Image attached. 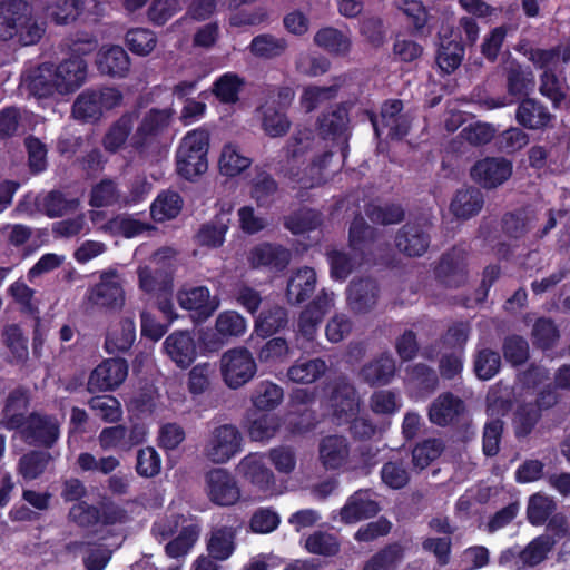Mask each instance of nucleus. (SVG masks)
<instances>
[{"mask_svg": "<svg viewBox=\"0 0 570 570\" xmlns=\"http://www.w3.org/2000/svg\"><path fill=\"white\" fill-rule=\"evenodd\" d=\"M316 285L317 276L313 267L304 266L292 272L285 291L287 303L298 306L307 302L314 294Z\"/></svg>", "mask_w": 570, "mask_h": 570, "instance_id": "obj_20", "label": "nucleus"}, {"mask_svg": "<svg viewBox=\"0 0 570 570\" xmlns=\"http://www.w3.org/2000/svg\"><path fill=\"white\" fill-rule=\"evenodd\" d=\"M82 552V563L86 570H104L111 559L112 551L100 542L77 543Z\"/></svg>", "mask_w": 570, "mask_h": 570, "instance_id": "obj_50", "label": "nucleus"}, {"mask_svg": "<svg viewBox=\"0 0 570 570\" xmlns=\"http://www.w3.org/2000/svg\"><path fill=\"white\" fill-rule=\"evenodd\" d=\"M554 542L546 535H539L531 540L524 549L519 552V558L524 566L535 567L548 558L553 549Z\"/></svg>", "mask_w": 570, "mask_h": 570, "instance_id": "obj_58", "label": "nucleus"}, {"mask_svg": "<svg viewBox=\"0 0 570 570\" xmlns=\"http://www.w3.org/2000/svg\"><path fill=\"white\" fill-rule=\"evenodd\" d=\"M365 213L372 223L383 226L400 224L405 218L403 206L396 203H386L384 205L368 204Z\"/></svg>", "mask_w": 570, "mask_h": 570, "instance_id": "obj_53", "label": "nucleus"}, {"mask_svg": "<svg viewBox=\"0 0 570 570\" xmlns=\"http://www.w3.org/2000/svg\"><path fill=\"white\" fill-rule=\"evenodd\" d=\"M287 48L288 43L285 38L262 33L252 39L248 50L256 58L272 60L283 56Z\"/></svg>", "mask_w": 570, "mask_h": 570, "instance_id": "obj_39", "label": "nucleus"}, {"mask_svg": "<svg viewBox=\"0 0 570 570\" xmlns=\"http://www.w3.org/2000/svg\"><path fill=\"white\" fill-rule=\"evenodd\" d=\"M227 230V223L223 217L216 216L200 226L195 236L196 243L203 247L218 248L224 244Z\"/></svg>", "mask_w": 570, "mask_h": 570, "instance_id": "obj_49", "label": "nucleus"}, {"mask_svg": "<svg viewBox=\"0 0 570 570\" xmlns=\"http://www.w3.org/2000/svg\"><path fill=\"white\" fill-rule=\"evenodd\" d=\"M115 272L101 274L100 282L89 289V302L106 311L121 309L125 304V291Z\"/></svg>", "mask_w": 570, "mask_h": 570, "instance_id": "obj_14", "label": "nucleus"}, {"mask_svg": "<svg viewBox=\"0 0 570 570\" xmlns=\"http://www.w3.org/2000/svg\"><path fill=\"white\" fill-rule=\"evenodd\" d=\"M333 415L341 422H348L358 411L356 391L348 384L337 385L331 395Z\"/></svg>", "mask_w": 570, "mask_h": 570, "instance_id": "obj_32", "label": "nucleus"}, {"mask_svg": "<svg viewBox=\"0 0 570 570\" xmlns=\"http://www.w3.org/2000/svg\"><path fill=\"white\" fill-rule=\"evenodd\" d=\"M444 444L440 439H426L412 450L414 468L423 470L436 460L443 452Z\"/></svg>", "mask_w": 570, "mask_h": 570, "instance_id": "obj_63", "label": "nucleus"}, {"mask_svg": "<svg viewBox=\"0 0 570 570\" xmlns=\"http://www.w3.org/2000/svg\"><path fill=\"white\" fill-rule=\"evenodd\" d=\"M235 147L236 145H224L219 157V171L222 175L227 177H235L239 175L252 164V159L240 155Z\"/></svg>", "mask_w": 570, "mask_h": 570, "instance_id": "obj_57", "label": "nucleus"}, {"mask_svg": "<svg viewBox=\"0 0 570 570\" xmlns=\"http://www.w3.org/2000/svg\"><path fill=\"white\" fill-rule=\"evenodd\" d=\"M395 247L407 257L423 256L431 244V236L419 223H406L395 234Z\"/></svg>", "mask_w": 570, "mask_h": 570, "instance_id": "obj_18", "label": "nucleus"}, {"mask_svg": "<svg viewBox=\"0 0 570 570\" xmlns=\"http://www.w3.org/2000/svg\"><path fill=\"white\" fill-rule=\"evenodd\" d=\"M532 343L542 351H549L557 344L560 332L553 320L539 317L532 326Z\"/></svg>", "mask_w": 570, "mask_h": 570, "instance_id": "obj_54", "label": "nucleus"}, {"mask_svg": "<svg viewBox=\"0 0 570 570\" xmlns=\"http://www.w3.org/2000/svg\"><path fill=\"white\" fill-rule=\"evenodd\" d=\"M557 509L556 502L541 493H534L529 498L527 519L534 527L543 525Z\"/></svg>", "mask_w": 570, "mask_h": 570, "instance_id": "obj_55", "label": "nucleus"}, {"mask_svg": "<svg viewBox=\"0 0 570 570\" xmlns=\"http://www.w3.org/2000/svg\"><path fill=\"white\" fill-rule=\"evenodd\" d=\"M56 78V66L45 62L28 72L24 85L29 94L38 98H47L56 92L59 94V85Z\"/></svg>", "mask_w": 570, "mask_h": 570, "instance_id": "obj_25", "label": "nucleus"}, {"mask_svg": "<svg viewBox=\"0 0 570 570\" xmlns=\"http://www.w3.org/2000/svg\"><path fill=\"white\" fill-rule=\"evenodd\" d=\"M464 57V45L461 40L442 39L436 55V63L445 73H452L462 63Z\"/></svg>", "mask_w": 570, "mask_h": 570, "instance_id": "obj_44", "label": "nucleus"}, {"mask_svg": "<svg viewBox=\"0 0 570 570\" xmlns=\"http://www.w3.org/2000/svg\"><path fill=\"white\" fill-rule=\"evenodd\" d=\"M291 262V252L278 244L259 243L248 254V263L253 268L265 267L274 272H283Z\"/></svg>", "mask_w": 570, "mask_h": 570, "instance_id": "obj_19", "label": "nucleus"}, {"mask_svg": "<svg viewBox=\"0 0 570 570\" xmlns=\"http://www.w3.org/2000/svg\"><path fill=\"white\" fill-rule=\"evenodd\" d=\"M512 161L504 157H485L470 169L473 181L484 189H494L503 185L512 175Z\"/></svg>", "mask_w": 570, "mask_h": 570, "instance_id": "obj_8", "label": "nucleus"}, {"mask_svg": "<svg viewBox=\"0 0 570 570\" xmlns=\"http://www.w3.org/2000/svg\"><path fill=\"white\" fill-rule=\"evenodd\" d=\"M17 432L29 445L51 449L60 438V422L56 415L32 411Z\"/></svg>", "mask_w": 570, "mask_h": 570, "instance_id": "obj_6", "label": "nucleus"}, {"mask_svg": "<svg viewBox=\"0 0 570 570\" xmlns=\"http://www.w3.org/2000/svg\"><path fill=\"white\" fill-rule=\"evenodd\" d=\"M128 375V363L121 357L102 361L90 373L87 390L89 393L116 390Z\"/></svg>", "mask_w": 570, "mask_h": 570, "instance_id": "obj_9", "label": "nucleus"}, {"mask_svg": "<svg viewBox=\"0 0 570 570\" xmlns=\"http://www.w3.org/2000/svg\"><path fill=\"white\" fill-rule=\"evenodd\" d=\"M171 109H150L137 127V135L142 139H154L160 136L170 124Z\"/></svg>", "mask_w": 570, "mask_h": 570, "instance_id": "obj_43", "label": "nucleus"}, {"mask_svg": "<svg viewBox=\"0 0 570 570\" xmlns=\"http://www.w3.org/2000/svg\"><path fill=\"white\" fill-rule=\"evenodd\" d=\"M501 367V356L497 351L482 348L476 352L473 362L474 373L478 379L488 381L494 377Z\"/></svg>", "mask_w": 570, "mask_h": 570, "instance_id": "obj_60", "label": "nucleus"}, {"mask_svg": "<svg viewBox=\"0 0 570 570\" xmlns=\"http://www.w3.org/2000/svg\"><path fill=\"white\" fill-rule=\"evenodd\" d=\"M321 214L311 208H303L294 212L284 219L285 228L294 235H303L315 230L321 226Z\"/></svg>", "mask_w": 570, "mask_h": 570, "instance_id": "obj_47", "label": "nucleus"}, {"mask_svg": "<svg viewBox=\"0 0 570 570\" xmlns=\"http://www.w3.org/2000/svg\"><path fill=\"white\" fill-rule=\"evenodd\" d=\"M517 119L519 124L529 129H540L549 124L551 115L540 102L532 98H527L519 105Z\"/></svg>", "mask_w": 570, "mask_h": 570, "instance_id": "obj_42", "label": "nucleus"}, {"mask_svg": "<svg viewBox=\"0 0 570 570\" xmlns=\"http://www.w3.org/2000/svg\"><path fill=\"white\" fill-rule=\"evenodd\" d=\"M382 482L392 490H401L410 482V472L402 460L385 462L380 471Z\"/></svg>", "mask_w": 570, "mask_h": 570, "instance_id": "obj_62", "label": "nucleus"}, {"mask_svg": "<svg viewBox=\"0 0 570 570\" xmlns=\"http://www.w3.org/2000/svg\"><path fill=\"white\" fill-rule=\"evenodd\" d=\"M30 393L24 386L11 390L1 410L0 429L18 431L29 419Z\"/></svg>", "mask_w": 570, "mask_h": 570, "instance_id": "obj_13", "label": "nucleus"}, {"mask_svg": "<svg viewBox=\"0 0 570 570\" xmlns=\"http://www.w3.org/2000/svg\"><path fill=\"white\" fill-rule=\"evenodd\" d=\"M237 530L234 527L222 525L212 531L207 542L209 557L217 561L227 560L236 549Z\"/></svg>", "mask_w": 570, "mask_h": 570, "instance_id": "obj_35", "label": "nucleus"}, {"mask_svg": "<svg viewBox=\"0 0 570 570\" xmlns=\"http://www.w3.org/2000/svg\"><path fill=\"white\" fill-rule=\"evenodd\" d=\"M502 353L504 360L512 366L523 365L530 356L528 341L521 335H509L502 343Z\"/></svg>", "mask_w": 570, "mask_h": 570, "instance_id": "obj_64", "label": "nucleus"}, {"mask_svg": "<svg viewBox=\"0 0 570 570\" xmlns=\"http://www.w3.org/2000/svg\"><path fill=\"white\" fill-rule=\"evenodd\" d=\"M283 396V389L276 383L262 381L253 394V404L261 411H271L282 402Z\"/></svg>", "mask_w": 570, "mask_h": 570, "instance_id": "obj_59", "label": "nucleus"}, {"mask_svg": "<svg viewBox=\"0 0 570 570\" xmlns=\"http://www.w3.org/2000/svg\"><path fill=\"white\" fill-rule=\"evenodd\" d=\"M373 126L376 138L380 140H401L410 129V122L406 117H379L377 115L365 111Z\"/></svg>", "mask_w": 570, "mask_h": 570, "instance_id": "obj_36", "label": "nucleus"}, {"mask_svg": "<svg viewBox=\"0 0 570 570\" xmlns=\"http://www.w3.org/2000/svg\"><path fill=\"white\" fill-rule=\"evenodd\" d=\"M534 216L527 209L505 213L502 217V232L513 239L522 238L531 228Z\"/></svg>", "mask_w": 570, "mask_h": 570, "instance_id": "obj_51", "label": "nucleus"}, {"mask_svg": "<svg viewBox=\"0 0 570 570\" xmlns=\"http://www.w3.org/2000/svg\"><path fill=\"white\" fill-rule=\"evenodd\" d=\"M165 354L180 368H188L197 357V345L189 331H174L163 343Z\"/></svg>", "mask_w": 570, "mask_h": 570, "instance_id": "obj_17", "label": "nucleus"}, {"mask_svg": "<svg viewBox=\"0 0 570 570\" xmlns=\"http://www.w3.org/2000/svg\"><path fill=\"white\" fill-rule=\"evenodd\" d=\"M288 311L277 304L265 305L255 318V332L261 337H269L287 328Z\"/></svg>", "mask_w": 570, "mask_h": 570, "instance_id": "obj_28", "label": "nucleus"}, {"mask_svg": "<svg viewBox=\"0 0 570 570\" xmlns=\"http://www.w3.org/2000/svg\"><path fill=\"white\" fill-rule=\"evenodd\" d=\"M89 407L104 422L116 423L122 416L120 402L111 395H96L88 401Z\"/></svg>", "mask_w": 570, "mask_h": 570, "instance_id": "obj_61", "label": "nucleus"}, {"mask_svg": "<svg viewBox=\"0 0 570 570\" xmlns=\"http://www.w3.org/2000/svg\"><path fill=\"white\" fill-rule=\"evenodd\" d=\"M70 520L80 528L96 525H115L125 523L128 519L127 511L114 502L102 503L100 507L80 501L69 510Z\"/></svg>", "mask_w": 570, "mask_h": 570, "instance_id": "obj_5", "label": "nucleus"}, {"mask_svg": "<svg viewBox=\"0 0 570 570\" xmlns=\"http://www.w3.org/2000/svg\"><path fill=\"white\" fill-rule=\"evenodd\" d=\"M256 110L262 115V128L269 137L279 138L288 132L291 121L276 106L265 101Z\"/></svg>", "mask_w": 570, "mask_h": 570, "instance_id": "obj_41", "label": "nucleus"}, {"mask_svg": "<svg viewBox=\"0 0 570 570\" xmlns=\"http://www.w3.org/2000/svg\"><path fill=\"white\" fill-rule=\"evenodd\" d=\"M395 360L389 353H382L370 362L365 363L360 370V379L370 386H385L391 383L395 376Z\"/></svg>", "mask_w": 570, "mask_h": 570, "instance_id": "obj_24", "label": "nucleus"}, {"mask_svg": "<svg viewBox=\"0 0 570 570\" xmlns=\"http://www.w3.org/2000/svg\"><path fill=\"white\" fill-rule=\"evenodd\" d=\"M438 284L445 288H460L469 279V249L463 244L453 245L442 253L433 267Z\"/></svg>", "mask_w": 570, "mask_h": 570, "instance_id": "obj_2", "label": "nucleus"}, {"mask_svg": "<svg viewBox=\"0 0 570 570\" xmlns=\"http://www.w3.org/2000/svg\"><path fill=\"white\" fill-rule=\"evenodd\" d=\"M380 511L379 503L371 499L370 490H357L351 494L341 508V521L345 524L375 517Z\"/></svg>", "mask_w": 570, "mask_h": 570, "instance_id": "obj_21", "label": "nucleus"}, {"mask_svg": "<svg viewBox=\"0 0 570 570\" xmlns=\"http://www.w3.org/2000/svg\"><path fill=\"white\" fill-rule=\"evenodd\" d=\"M209 500L219 507H230L240 499V489L235 476L226 469L216 468L206 474Z\"/></svg>", "mask_w": 570, "mask_h": 570, "instance_id": "obj_10", "label": "nucleus"}, {"mask_svg": "<svg viewBox=\"0 0 570 570\" xmlns=\"http://www.w3.org/2000/svg\"><path fill=\"white\" fill-rule=\"evenodd\" d=\"M52 456L43 450H31L23 454L18 464L19 473L24 480H35L39 478L49 465Z\"/></svg>", "mask_w": 570, "mask_h": 570, "instance_id": "obj_48", "label": "nucleus"}, {"mask_svg": "<svg viewBox=\"0 0 570 570\" xmlns=\"http://www.w3.org/2000/svg\"><path fill=\"white\" fill-rule=\"evenodd\" d=\"M406 376L409 384L420 394H431L439 385L435 371L424 363H416L407 367Z\"/></svg>", "mask_w": 570, "mask_h": 570, "instance_id": "obj_45", "label": "nucleus"}, {"mask_svg": "<svg viewBox=\"0 0 570 570\" xmlns=\"http://www.w3.org/2000/svg\"><path fill=\"white\" fill-rule=\"evenodd\" d=\"M379 298V286L370 278H361L352 282L347 289L350 307L355 313H367Z\"/></svg>", "mask_w": 570, "mask_h": 570, "instance_id": "obj_29", "label": "nucleus"}, {"mask_svg": "<svg viewBox=\"0 0 570 570\" xmlns=\"http://www.w3.org/2000/svg\"><path fill=\"white\" fill-rule=\"evenodd\" d=\"M242 434L233 424L214 429L206 445V456L214 463H226L242 451Z\"/></svg>", "mask_w": 570, "mask_h": 570, "instance_id": "obj_7", "label": "nucleus"}, {"mask_svg": "<svg viewBox=\"0 0 570 570\" xmlns=\"http://www.w3.org/2000/svg\"><path fill=\"white\" fill-rule=\"evenodd\" d=\"M245 479L259 490L267 491L275 484L273 471L266 465L264 455L250 453L239 463Z\"/></svg>", "mask_w": 570, "mask_h": 570, "instance_id": "obj_27", "label": "nucleus"}, {"mask_svg": "<svg viewBox=\"0 0 570 570\" xmlns=\"http://www.w3.org/2000/svg\"><path fill=\"white\" fill-rule=\"evenodd\" d=\"M508 92L512 96H527L532 90L534 81L532 72L518 62H510L505 69Z\"/></svg>", "mask_w": 570, "mask_h": 570, "instance_id": "obj_52", "label": "nucleus"}, {"mask_svg": "<svg viewBox=\"0 0 570 570\" xmlns=\"http://www.w3.org/2000/svg\"><path fill=\"white\" fill-rule=\"evenodd\" d=\"M351 107L350 102H340L331 110L322 112L317 118L318 136L324 140H347Z\"/></svg>", "mask_w": 570, "mask_h": 570, "instance_id": "obj_15", "label": "nucleus"}, {"mask_svg": "<svg viewBox=\"0 0 570 570\" xmlns=\"http://www.w3.org/2000/svg\"><path fill=\"white\" fill-rule=\"evenodd\" d=\"M177 301L181 308L194 312L197 320L208 318L217 308V303L210 298L206 286H196L181 289L177 293Z\"/></svg>", "mask_w": 570, "mask_h": 570, "instance_id": "obj_23", "label": "nucleus"}, {"mask_svg": "<svg viewBox=\"0 0 570 570\" xmlns=\"http://www.w3.org/2000/svg\"><path fill=\"white\" fill-rule=\"evenodd\" d=\"M121 100L122 94L116 88L88 89L73 101L72 116L82 122L94 124L101 118L104 109H112Z\"/></svg>", "mask_w": 570, "mask_h": 570, "instance_id": "obj_3", "label": "nucleus"}, {"mask_svg": "<svg viewBox=\"0 0 570 570\" xmlns=\"http://www.w3.org/2000/svg\"><path fill=\"white\" fill-rule=\"evenodd\" d=\"M59 94L68 95L79 89L87 79V62L80 57H71L56 66Z\"/></svg>", "mask_w": 570, "mask_h": 570, "instance_id": "obj_22", "label": "nucleus"}, {"mask_svg": "<svg viewBox=\"0 0 570 570\" xmlns=\"http://www.w3.org/2000/svg\"><path fill=\"white\" fill-rule=\"evenodd\" d=\"M333 294L322 289L301 312L297 322V334L306 342L315 340L318 325L333 304Z\"/></svg>", "mask_w": 570, "mask_h": 570, "instance_id": "obj_12", "label": "nucleus"}, {"mask_svg": "<svg viewBox=\"0 0 570 570\" xmlns=\"http://www.w3.org/2000/svg\"><path fill=\"white\" fill-rule=\"evenodd\" d=\"M183 207V199L176 191L158 195L150 206V215L155 222L161 223L176 218Z\"/></svg>", "mask_w": 570, "mask_h": 570, "instance_id": "obj_46", "label": "nucleus"}, {"mask_svg": "<svg viewBox=\"0 0 570 570\" xmlns=\"http://www.w3.org/2000/svg\"><path fill=\"white\" fill-rule=\"evenodd\" d=\"M136 340V324L131 317H124L118 325L111 328L105 340V350L108 354L128 352Z\"/></svg>", "mask_w": 570, "mask_h": 570, "instance_id": "obj_31", "label": "nucleus"}, {"mask_svg": "<svg viewBox=\"0 0 570 570\" xmlns=\"http://www.w3.org/2000/svg\"><path fill=\"white\" fill-rule=\"evenodd\" d=\"M209 145H179L176 151L177 173L186 180L194 181L208 168Z\"/></svg>", "mask_w": 570, "mask_h": 570, "instance_id": "obj_16", "label": "nucleus"}, {"mask_svg": "<svg viewBox=\"0 0 570 570\" xmlns=\"http://www.w3.org/2000/svg\"><path fill=\"white\" fill-rule=\"evenodd\" d=\"M484 204L482 191L475 187L459 189L451 202L450 209L461 219H469L480 213Z\"/></svg>", "mask_w": 570, "mask_h": 570, "instance_id": "obj_33", "label": "nucleus"}, {"mask_svg": "<svg viewBox=\"0 0 570 570\" xmlns=\"http://www.w3.org/2000/svg\"><path fill=\"white\" fill-rule=\"evenodd\" d=\"M88 0H53L46 7L47 17L56 24H69L83 12Z\"/></svg>", "mask_w": 570, "mask_h": 570, "instance_id": "obj_40", "label": "nucleus"}, {"mask_svg": "<svg viewBox=\"0 0 570 570\" xmlns=\"http://www.w3.org/2000/svg\"><path fill=\"white\" fill-rule=\"evenodd\" d=\"M257 372L256 361L244 346L226 351L220 358V373L225 384L237 390L248 383Z\"/></svg>", "mask_w": 570, "mask_h": 570, "instance_id": "obj_4", "label": "nucleus"}, {"mask_svg": "<svg viewBox=\"0 0 570 570\" xmlns=\"http://www.w3.org/2000/svg\"><path fill=\"white\" fill-rule=\"evenodd\" d=\"M405 549L400 542H392L376 551L362 570H397L403 561Z\"/></svg>", "mask_w": 570, "mask_h": 570, "instance_id": "obj_38", "label": "nucleus"}, {"mask_svg": "<svg viewBox=\"0 0 570 570\" xmlns=\"http://www.w3.org/2000/svg\"><path fill=\"white\" fill-rule=\"evenodd\" d=\"M350 445L344 436H324L318 445V459L322 466L327 471L341 469L348 459Z\"/></svg>", "mask_w": 570, "mask_h": 570, "instance_id": "obj_26", "label": "nucleus"}, {"mask_svg": "<svg viewBox=\"0 0 570 570\" xmlns=\"http://www.w3.org/2000/svg\"><path fill=\"white\" fill-rule=\"evenodd\" d=\"M314 43L336 57H346L352 48L351 38L334 27H324L314 36Z\"/></svg>", "mask_w": 570, "mask_h": 570, "instance_id": "obj_34", "label": "nucleus"}, {"mask_svg": "<svg viewBox=\"0 0 570 570\" xmlns=\"http://www.w3.org/2000/svg\"><path fill=\"white\" fill-rule=\"evenodd\" d=\"M541 416L537 405H532L530 402L520 404L513 420L515 438L524 439L530 435Z\"/></svg>", "mask_w": 570, "mask_h": 570, "instance_id": "obj_56", "label": "nucleus"}, {"mask_svg": "<svg viewBox=\"0 0 570 570\" xmlns=\"http://www.w3.org/2000/svg\"><path fill=\"white\" fill-rule=\"evenodd\" d=\"M326 370V362L321 357H299L287 370V376L292 382L311 384L320 380L325 374Z\"/></svg>", "mask_w": 570, "mask_h": 570, "instance_id": "obj_37", "label": "nucleus"}, {"mask_svg": "<svg viewBox=\"0 0 570 570\" xmlns=\"http://www.w3.org/2000/svg\"><path fill=\"white\" fill-rule=\"evenodd\" d=\"M45 27L33 18L32 4L27 0L0 1V40L8 41L18 37L22 46H32L40 41Z\"/></svg>", "mask_w": 570, "mask_h": 570, "instance_id": "obj_1", "label": "nucleus"}, {"mask_svg": "<svg viewBox=\"0 0 570 570\" xmlns=\"http://www.w3.org/2000/svg\"><path fill=\"white\" fill-rule=\"evenodd\" d=\"M465 413V402L452 392L439 394L428 409L430 422L441 428L458 425Z\"/></svg>", "mask_w": 570, "mask_h": 570, "instance_id": "obj_11", "label": "nucleus"}, {"mask_svg": "<svg viewBox=\"0 0 570 570\" xmlns=\"http://www.w3.org/2000/svg\"><path fill=\"white\" fill-rule=\"evenodd\" d=\"M96 63L100 73L112 78H124L130 70V58L120 46L100 50Z\"/></svg>", "mask_w": 570, "mask_h": 570, "instance_id": "obj_30", "label": "nucleus"}]
</instances>
